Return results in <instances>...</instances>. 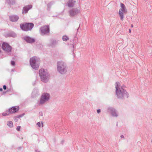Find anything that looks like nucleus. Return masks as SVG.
Listing matches in <instances>:
<instances>
[{
    "instance_id": "obj_1",
    "label": "nucleus",
    "mask_w": 152,
    "mask_h": 152,
    "mask_svg": "<svg viewBox=\"0 0 152 152\" xmlns=\"http://www.w3.org/2000/svg\"><path fill=\"white\" fill-rule=\"evenodd\" d=\"M115 94L116 96L119 99H125L128 98L129 94L126 90L122 86L120 85L118 82H116L115 84Z\"/></svg>"
},
{
    "instance_id": "obj_2",
    "label": "nucleus",
    "mask_w": 152,
    "mask_h": 152,
    "mask_svg": "<svg viewBox=\"0 0 152 152\" xmlns=\"http://www.w3.org/2000/svg\"><path fill=\"white\" fill-rule=\"evenodd\" d=\"M57 67V71L60 74L64 75L67 72L68 67L64 61H58Z\"/></svg>"
},
{
    "instance_id": "obj_3",
    "label": "nucleus",
    "mask_w": 152,
    "mask_h": 152,
    "mask_svg": "<svg viewBox=\"0 0 152 152\" xmlns=\"http://www.w3.org/2000/svg\"><path fill=\"white\" fill-rule=\"evenodd\" d=\"M39 75L41 81L47 83L49 80L50 75L46 70L44 69H41L39 71Z\"/></svg>"
},
{
    "instance_id": "obj_4",
    "label": "nucleus",
    "mask_w": 152,
    "mask_h": 152,
    "mask_svg": "<svg viewBox=\"0 0 152 152\" xmlns=\"http://www.w3.org/2000/svg\"><path fill=\"white\" fill-rule=\"evenodd\" d=\"M40 61V59L39 58L36 56L32 57L30 59V65L33 69L37 70L39 68Z\"/></svg>"
},
{
    "instance_id": "obj_5",
    "label": "nucleus",
    "mask_w": 152,
    "mask_h": 152,
    "mask_svg": "<svg viewBox=\"0 0 152 152\" xmlns=\"http://www.w3.org/2000/svg\"><path fill=\"white\" fill-rule=\"evenodd\" d=\"M50 99V94L47 93H44L41 96L39 102V105H43L47 102Z\"/></svg>"
},
{
    "instance_id": "obj_6",
    "label": "nucleus",
    "mask_w": 152,
    "mask_h": 152,
    "mask_svg": "<svg viewBox=\"0 0 152 152\" xmlns=\"http://www.w3.org/2000/svg\"><path fill=\"white\" fill-rule=\"evenodd\" d=\"M121 8L119 9V14L120 16V19L123 20L124 18V13L127 12V10L124 4L121 3Z\"/></svg>"
},
{
    "instance_id": "obj_7",
    "label": "nucleus",
    "mask_w": 152,
    "mask_h": 152,
    "mask_svg": "<svg viewBox=\"0 0 152 152\" xmlns=\"http://www.w3.org/2000/svg\"><path fill=\"white\" fill-rule=\"evenodd\" d=\"M107 111L108 113L111 114L113 117H117L118 116V112L113 107H108Z\"/></svg>"
},
{
    "instance_id": "obj_8",
    "label": "nucleus",
    "mask_w": 152,
    "mask_h": 152,
    "mask_svg": "<svg viewBox=\"0 0 152 152\" xmlns=\"http://www.w3.org/2000/svg\"><path fill=\"white\" fill-rule=\"evenodd\" d=\"M40 33L42 35L48 34L50 31L49 26L48 25H45L41 27L40 28Z\"/></svg>"
},
{
    "instance_id": "obj_9",
    "label": "nucleus",
    "mask_w": 152,
    "mask_h": 152,
    "mask_svg": "<svg viewBox=\"0 0 152 152\" xmlns=\"http://www.w3.org/2000/svg\"><path fill=\"white\" fill-rule=\"evenodd\" d=\"M69 13L71 17L75 16L80 13V10L77 8H72L69 10Z\"/></svg>"
},
{
    "instance_id": "obj_10",
    "label": "nucleus",
    "mask_w": 152,
    "mask_h": 152,
    "mask_svg": "<svg viewBox=\"0 0 152 152\" xmlns=\"http://www.w3.org/2000/svg\"><path fill=\"white\" fill-rule=\"evenodd\" d=\"M2 47L3 49L7 52H10L11 50V47L7 43L4 42Z\"/></svg>"
},
{
    "instance_id": "obj_11",
    "label": "nucleus",
    "mask_w": 152,
    "mask_h": 152,
    "mask_svg": "<svg viewBox=\"0 0 152 152\" xmlns=\"http://www.w3.org/2000/svg\"><path fill=\"white\" fill-rule=\"evenodd\" d=\"M19 109V107L18 106H14L10 108L8 111L9 113H13L17 112Z\"/></svg>"
},
{
    "instance_id": "obj_12",
    "label": "nucleus",
    "mask_w": 152,
    "mask_h": 152,
    "mask_svg": "<svg viewBox=\"0 0 152 152\" xmlns=\"http://www.w3.org/2000/svg\"><path fill=\"white\" fill-rule=\"evenodd\" d=\"M20 26L21 28L23 30L25 31L28 30V23L21 24Z\"/></svg>"
},
{
    "instance_id": "obj_13",
    "label": "nucleus",
    "mask_w": 152,
    "mask_h": 152,
    "mask_svg": "<svg viewBox=\"0 0 152 152\" xmlns=\"http://www.w3.org/2000/svg\"><path fill=\"white\" fill-rule=\"evenodd\" d=\"M10 21L12 22H16L18 21L19 18V17L17 15H14L9 16Z\"/></svg>"
},
{
    "instance_id": "obj_14",
    "label": "nucleus",
    "mask_w": 152,
    "mask_h": 152,
    "mask_svg": "<svg viewBox=\"0 0 152 152\" xmlns=\"http://www.w3.org/2000/svg\"><path fill=\"white\" fill-rule=\"evenodd\" d=\"M39 94V90L37 89H34L32 93V96L35 97Z\"/></svg>"
},
{
    "instance_id": "obj_15",
    "label": "nucleus",
    "mask_w": 152,
    "mask_h": 152,
    "mask_svg": "<svg viewBox=\"0 0 152 152\" xmlns=\"http://www.w3.org/2000/svg\"><path fill=\"white\" fill-rule=\"evenodd\" d=\"M75 1L74 0H69L67 4L68 6L69 7H72L74 6Z\"/></svg>"
},
{
    "instance_id": "obj_16",
    "label": "nucleus",
    "mask_w": 152,
    "mask_h": 152,
    "mask_svg": "<svg viewBox=\"0 0 152 152\" xmlns=\"http://www.w3.org/2000/svg\"><path fill=\"white\" fill-rule=\"evenodd\" d=\"M28 11V5L25 6L23 7V10L22 13L23 14H25L27 13Z\"/></svg>"
},
{
    "instance_id": "obj_17",
    "label": "nucleus",
    "mask_w": 152,
    "mask_h": 152,
    "mask_svg": "<svg viewBox=\"0 0 152 152\" xmlns=\"http://www.w3.org/2000/svg\"><path fill=\"white\" fill-rule=\"evenodd\" d=\"M7 125L10 127L12 128L13 127V125L12 121H8L7 122Z\"/></svg>"
},
{
    "instance_id": "obj_18",
    "label": "nucleus",
    "mask_w": 152,
    "mask_h": 152,
    "mask_svg": "<svg viewBox=\"0 0 152 152\" xmlns=\"http://www.w3.org/2000/svg\"><path fill=\"white\" fill-rule=\"evenodd\" d=\"M9 37H15L16 36V34L13 32H11L8 34Z\"/></svg>"
},
{
    "instance_id": "obj_19",
    "label": "nucleus",
    "mask_w": 152,
    "mask_h": 152,
    "mask_svg": "<svg viewBox=\"0 0 152 152\" xmlns=\"http://www.w3.org/2000/svg\"><path fill=\"white\" fill-rule=\"evenodd\" d=\"M35 40L34 38L29 37V43H32L34 42Z\"/></svg>"
},
{
    "instance_id": "obj_20",
    "label": "nucleus",
    "mask_w": 152,
    "mask_h": 152,
    "mask_svg": "<svg viewBox=\"0 0 152 152\" xmlns=\"http://www.w3.org/2000/svg\"><path fill=\"white\" fill-rule=\"evenodd\" d=\"M62 39L63 41H66L69 39V38L67 36L65 35L63 36Z\"/></svg>"
},
{
    "instance_id": "obj_21",
    "label": "nucleus",
    "mask_w": 152,
    "mask_h": 152,
    "mask_svg": "<svg viewBox=\"0 0 152 152\" xmlns=\"http://www.w3.org/2000/svg\"><path fill=\"white\" fill-rule=\"evenodd\" d=\"M34 24L32 23H29V30H31L33 28Z\"/></svg>"
},
{
    "instance_id": "obj_22",
    "label": "nucleus",
    "mask_w": 152,
    "mask_h": 152,
    "mask_svg": "<svg viewBox=\"0 0 152 152\" xmlns=\"http://www.w3.org/2000/svg\"><path fill=\"white\" fill-rule=\"evenodd\" d=\"M51 45L53 46L56 44V42L55 40H52L51 41Z\"/></svg>"
},
{
    "instance_id": "obj_23",
    "label": "nucleus",
    "mask_w": 152,
    "mask_h": 152,
    "mask_svg": "<svg viewBox=\"0 0 152 152\" xmlns=\"http://www.w3.org/2000/svg\"><path fill=\"white\" fill-rule=\"evenodd\" d=\"M8 112V111H6V112H4L2 113V115L3 116H5L6 115H9L8 113H7Z\"/></svg>"
},
{
    "instance_id": "obj_24",
    "label": "nucleus",
    "mask_w": 152,
    "mask_h": 152,
    "mask_svg": "<svg viewBox=\"0 0 152 152\" xmlns=\"http://www.w3.org/2000/svg\"><path fill=\"white\" fill-rule=\"evenodd\" d=\"M24 39L28 43V37L26 36L24 37Z\"/></svg>"
},
{
    "instance_id": "obj_25",
    "label": "nucleus",
    "mask_w": 152,
    "mask_h": 152,
    "mask_svg": "<svg viewBox=\"0 0 152 152\" xmlns=\"http://www.w3.org/2000/svg\"><path fill=\"white\" fill-rule=\"evenodd\" d=\"M37 124L39 127H41V125H42V127L43 126V123H40V122H38L37 123Z\"/></svg>"
},
{
    "instance_id": "obj_26",
    "label": "nucleus",
    "mask_w": 152,
    "mask_h": 152,
    "mask_svg": "<svg viewBox=\"0 0 152 152\" xmlns=\"http://www.w3.org/2000/svg\"><path fill=\"white\" fill-rule=\"evenodd\" d=\"M9 3L10 4H13L15 3V0H9Z\"/></svg>"
},
{
    "instance_id": "obj_27",
    "label": "nucleus",
    "mask_w": 152,
    "mask_h": 152,
    "mask_svg": "<svg viewBox=\"0 0 152 152\" xmlns=\"http://www.w3.org/2000/svg\"><path fill=\"white\" fill-rule=\"evenodd\" d=\"M24 115V113H23L22 114L18 115L17 116V117H18V118H20L22 117Z\"/></svg>"
},
{
    "instance_id": "obj_28",
    "label": "nucleus",
    "mask_w": 152,
    "mask_h": 152,
    "mask_svg": "<svg viewBox=\"0 0 152 152\" xmlns=\"http://www.w3.org/2000/svg\"><path fill=\"white\" fill-rule=\"evenodd\" d=\"M53 3L52 2H50V3H48V4H47V6L48 7V8H50V6H51V5L53 4Z\"/></svg>"
},
{
    "instance_id": "obj_29",
    "label": "nucleus",
    "mask_w": 152,
    "mask_h": 152,
    "mask_svg": "<svg viewBox=\"0 0 152 152\" xmlns=\"http://www.w3.org/2000/svg\"><path fill=\"white\" fill-rule=\"evenodd\" d=\"M11 64L13 66H15V62L14 61H11Z\"/></svg>"
},
{
    "instance_id": "obj_30",
    "label": "nucleus",
    "mask_w": 152,
    "mask_h": 152,
    "mask_svg": "<svg viewBox=\"0 0 152 152\" xmlns=\"http://www.w3.org/2000/svg\"><path fill=\"white\" fill-rule=\"evenodd\" d=\"M21 128V126H18L17 127V128H16V130L18 131H19L20 130V128Z\"/></svg>"
},
{
    "instance_id": "obj_31",
    "label": "nucleus",
    "mask_w": 152,
    "mask_h": 152,
    "mask_svg": "<svg viewBox=\"0 0 152 152\" xmlns=\"http://www.w3.org/2000/svg\"><path fill=\"white\" fill-rule=\"evenodd\" d=\"M18 117H17V116H16L14 117V120L15 121L17 122L18 121Z\"/></svg>"
},
{
    "instance_id": "obj_32",
    "label": "nucleus",
    "mask_w": 152,
    "mask_h": 152,
    "mask_svg": "<svg viewBox=\"0 0 152 152\" xmlns=\"http://www.w3.org/2000/svg\"><path fill=\"white\" fill-rule=\"evenodd\" d=\"M101 112V110L100 109H98L97 110V112L98 113H99Z\"/></svg>"
},
{
    "instance_id": "obj_33",
    "label": "nucleus",
    "mask_w": 152,
    "mask_h": 152,
    "mask_svg": "<svg viewBox=\"0 0 152 152\" xmlns=\"http://www.w3.org/2000/svg\"><path fill=\"white\" fill-rule=\"evenodd\" d=\"M6 88H7L6 86L5 85H4L3 86V88L4 89L6 90Z\"/></svg>"
},
{
    "instance_id": "obj_34",
    "label": "nucleus",
    "mask_w": 152,
    "mask_h": 152,
    "mask_svg": "<svg viewBox=\"0 0 152 152\" xmlns=\"http://www.w3.org/2000/svg\"><path fill=\"white\" fill-rule=\"evenodd\" d=\"M32 6L31 5H29V10L32 8Z\"/></svg>"
},
{
    "instance_id": "obj_35",
    "label": "nucleus",
    "mask_w": 152,
    "mask_h": 152,
    "mask_svg": "<svg viewBox=\"0 0 152 152\" xmlns=\"http://www.w3.org/2000/svg\"><path fill=\"white\" fill-rule=\"evenodd\" d=\"M120 137L121 138H123V139H124V137L123 135H121Z\"/></svg>"
},
{
    "instance_id": "obj_36",
    "label": "nucleus",
    "mask_w": 152,
    "mask_h": 152,
    "mask_svg": "<svg viewBox=\"0 0 152 152\" xmlns=\"http://www.w3.org/2000/svg\"><path fill=\"white\" fill-rule=\"evenodd\" d=\"M2 90H3L2 88H0V92L2 91Z\"/></svg>"
},
{
    "instance_id": "obj_37",
    "label": "nucleus",
    "mask_w": 152,
    "mask_h": 152,
    "mask_svg": "<svg viewBox=\"0 0 152 152\" xmlns=\"http://www.w3.org/2000/svg\"><path fill=\"white\" fill-rule=\"evenodd\" d=\"M129 32L130 33L131 32V29H129Z\"/></svg>"
},
{
    "instance_id": "obj_38",
    "label": "nucleus",
    "mask_w": 152,
    "mask_h": 152,
    "mask_svg": "<svg viewBox=\"0 0 152 152\" xmlns=\"http://www.w3.org/2000/svg\"><path fill=\"white\" fill-rule=\"evenodd\" d=\"M35 151L36 152H40L39 151H38V150H36Z\"/></svg>"
},
{
    "instance_id": "obj_39",
    "label": "nucleus",
    "mask_w": 152,
    "mask_h": 152,
    "mask_svg": "<svg viewBox=\"0 0 152 152\" xmlns=\"http://www.w3.org/2000/svg\"><path fill=\"white\" fill-rule=\"evenodd\" d=\"M131 27H133V25H132H132H131Z\"/></svg>"
},
{
    "instance_id": "obj_40",
    "label": "nucleus",
    "mask_w": 152,
    "mask_h": 152,
    "mask_svg": "<svg viewBox=\"0 0 152 152\" xmlns=\"http://www.w3.org/2000/svg\"><path fill=\"white\" fill-rule=\"evenodd\" d=\"M151 142H152V140Z\"/></svg>"
}]
</instances>
